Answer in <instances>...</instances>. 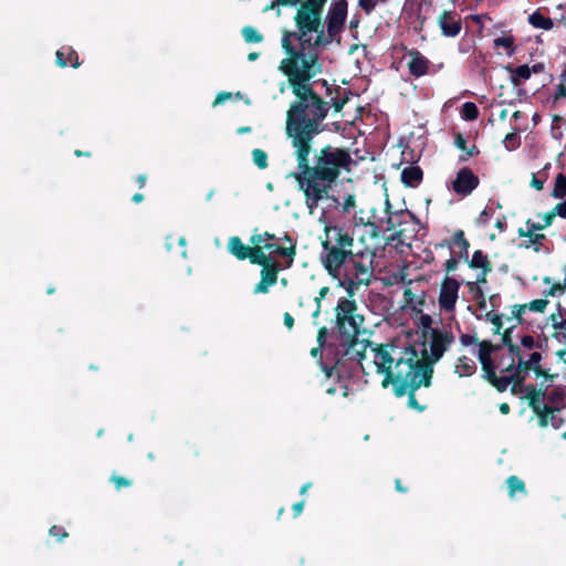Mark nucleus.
<instances>
[{"instance_id": "nucleus-56", "label": "nucleus", "mask_w": 566, "mask_h": 566, "mask_svg": "<svg viewBox=\"0 0 566 566\" xmlns=\"http://www.w3.org/2000/svg\"><path fill=\"white\" fill-rule=\"evenodd\" d=\"M377 4V0H358V6L367 13L370 14Z\"/></svg>"}, {"instance_id": "nucleus-24", "label": "nucleus", "mask_w": 566, "mask_h": 566, "mask_svg": "<svg viewBox=\"0 0 566 566\" xmlns=\"http://www.w3.org/2000/svg\"><path fill=\"white\" fill-rule=\"evenodd\" d=\"M281 271L280 263L271 260L270 262L262 265L261 279L276 284L277 275Z\"/></svg>"}, {"instance_id": "nucleus-59", "label": "nucleus", "mask_w": 566, "mask_h": 566, "mask_svg": "<svg viewBox=\"0 0 566 566\" xmlns=\"http://www.w3.org/2000/svg\"><path fill=\"white\" fill-rule=\"evenodd\" d=\"M326 1L327 0H305L302 3L322 13V9Z\"/></svg>"}, {"instance_id": "nucleus-40", "label": "nucleus", "mask_w": 566, "mask_h": 566, "mask_svg": "<svg viewBox=\"0 0 566 566\" xmlns=\"http://www.w3.org/2000/svg\"><path fill=\"white\" fill-rule=\"evenodd\" d=\"M548 303L549 302L546 298H537L530 303L522 304V306H525V311L528 310L537 313H544Z\"/></svg>"}, {"instance_id": "nucleus-9", "label": "nucleus", "mask_w": 566, "mask_h": 566, "mask_svg": "<svg viewBox=\"0 0 566 566\" xmlns=\"http://www.w3.org/2000/svg\"><path fill=\"white\" fill-rule=\"evenodd\" d=\"M460 283L448 275L441 282L439 294V306L446 312H453L458 301Z\"/></svg>"}, {"instance_id": "nucleus-26", "label": "nucleus", "mask_w": 566, "mask_h": 566, "mask_svg": "<svg viewBox=\"0 0 566 566\" xmlns=\"http://www.w3.org/2000/svg\"><path fill=\"white\" fill-rule=\"evenodd\" d=\"M542 354L539 352H533L531 355H530V364L531 366L533 367V371L535 374L536 377H544L546 379H551L553 380L554 376L548 374L547 370H545L542 366H541V360H542Z\"/></svg>"}, {"instance_id": "nucleus-14", "label": "nucleus", "mask_w": 566, "mask_h": 566, "mask_svg": "<svg viewBox=\"0 0 566 566\" xmlns=\"http://www.w3.org/2000/svg\"><path fill=\"white\" fill-rule=\"evenodd\" d=\"M343 266L346 268L345 275L352 277L363 285H369L371 282L373 272L370 266L358 260L353 253V259H348L347 263Z\"/></svg>"}, {"instance_id": "nucleus-51", "label": "nucleus", "mask_w": 566, "mask_h": 566, "mask_svg": "<svg viewBox=\"0 0 566 566\" xmlns=\"http://www.w3.org/2000/svg\"><path fill=\"white\" fill-rule=\"evenodd\" d=\"M329 334H331V332L326 326L319 327V329L317 332V337H316V340H317V344L319 345V347L326 346L327 337Z\"/></svg>"}, {"instance_id": "nucleus-30", "label": "nucleus", "mask_w": 566, "mask_h": 566, "mask_svg": "<svg viewBox=\"0 0 566 566\" xmlns=\"http://www.w3.org/2000/svg\"><path fill=\"white\" fill-rule=\"evenodd\" d=\"M511 384H512L511 392L513 395H518L521 392H525L526 394L525 398L527 401H528V397L531 396V394H533V391H538L539 394H542L545 390L543 388H537L533 384L525 385L524 382H516V381H512Z\"/></svg>"}, {"instance_id": "nucleus-47", "label": "nucleus", "mask_w": 566, "mask_h": 566, "mask_svg": "<svg viewBox=\"0 0 566 566\" xmlns=\"http://www.w3.org/2000/svg\"><path fill=\"white\" fill-rule=\"evenodd\" d=\"M109 481L114 484L117 491L122 490L123 488H129L133 484L132 480L116 474H113Z\"/></svg>"}, {"instance_id": "nucleus-21", "label": "nucleus", "mask_w": 566, "mask_h": 566, "mask_svg": "<svg viewBox=\"0 0 566 566\" xmlns=\"http://www.w3.org/2000/svg\"><path fill=\"white\" fill-rule=\"evenodd\" d=\"M250 248L245 245L239 237L229 239L228 249L238 260L243 261L249 256Z\"/></svg>"}, {"instance_id": "nucleus-45", "label": "nucleus", "mask_w": 566, "mask_h": 566, "mask_svg": "<svg viewBox=\"0 0 566 566\" xmlns=\"http://www.w3.org/2000/svg\"><path fill=\"white\" fill-rule=\"evenodd\" d=\"M485 318L490 321L494 325V333L500 334V331L502 328V315L494 313L493 310L490 312H486Z\"/></svg>"}, {"instance_id": "nucleus-57", "label": "nucleus", "mask_w": 566, "mask_h": 566, "mask_svg": "<svg viewBox=\"0 0 566 566\" xmlns=\"http://www.w3.org/2000/svg\"><path fill=\"white\" fill-rule=\"evenodd\" d=\"M515 369H518L522 373H528L533 370V367L530 364L528 359H524L522 356L517 358V364H515Z\"/></svg>"}, {"instance_id": "nucleus-38", "label": "nucleus", "mask_w": 566, "mask_h": 566, "mask_svg": "<svg viewBox=\"0 0 566 566\" xmlns=\"http://www.w3.org/2000/svg\"><path fill=\"white\" fill-rule=\"evenodd\" d=\"M252 159H253L254 165L259 169H265L269 166L268 154L263 149L255 148L252 151Z\"/></svg>"}, {"instance_id": "nucleus-10", "label": "nucleus", "mask_w": 566, "mask_h": 566, "mask_svg": "<svg viewBox=\"0 0 566 566\" xmlns=\"http://www.w3.org/2000/svg\"><path fill=\"white\" fill-rule=\"evenodd\" d=\"M545 397L546 390H544L542 394H539L538 391H533V394H531V396L528 397V407L537 416L538 426L541 428H545L549 424V413L560 412V409L558 407L544 405L543 400Z\"/></svg>"}, {"instance_id": "nucleus-23", "label": "nucleus", "mask_w": 566, "mask_h": 566, "mask_svg": "<svg viewBox=\"0 0 566 566\" xmlns=\"http://www.w3.org/2000/svg\"><path fill=\"white\" fill-rule=\"evenodd\" d=\"M528 23L536 29H543L546 31L552 30L554 27L553 20L542 14L539 10H536L528 15Z\"/></svg>"}, {"instance_id": "nucleus-46", "label": "nucleus", "mask_w": 566, "mask_h": 566, "mask_svg": "<svg viewBox=\"0 0 566 566\" xmlns=\"http://www.w3.org/2000/svg\"><path fill=\"white\" fill-rule=\"evenodd\" d=\"M525 313V306H522V304H516L512 306L511 311V317H507V319L514 318L517 323V325L524 324L525 319L523 317Z\"/></svg>"}, {"instance_id": "nucleus-7", "label": "nucleus", "mask_w": 566, "mask_h": 566, "mask_svg": "<svg viewBox=\"0 0 566 566\" xmlns=\"http://www.w3.org/2000/svg\"><path fill=\"white\" fill-rule=\"evenodd\" d=\"M480 179L470 167H462L458 170L455 178L451 181L450 189L458 196L465 198L479 187Z\"/></svg>"}, {"instance_id": "nucleus-31", "label": "nucleus", "mask_w": 566, "mask_h": 566, "mask_svg": "<svg viewBox=\"0 0 566 566\" xmlns=\"http://www.w3.org/2000/svg\"><path fill=\"white\" fill-rule=\"evenodd\" d=\"M555 217L566 219V198L558 202L551 211L546 212L543 219H545L546 224L552 226Z\"/></svg>"}, {"instance_id": "nucleus-60", "label": "nucleus", "mask_w": 566, "mask_h": 566, "mask_svg": "<svg viewBox=\"0 0 566 566\" xmlns=\"http://www.w3.org/2000/svg\"><path fill=\"white\" fill-rule=\"evenodd\" d=\"M187 453L190 458H198L201 453V448L196 442H188Z\"/></svg>"}, {"instance_id": "nucleus-13", "label": "nucleus", "mask_w": 566, "mask_h": 566, "mask_svg": "<svg viewBox=\"0 0 566 566\" xmlns=\"http://www.w3.org/2000/svg\"><path fill=\"white\" fill-rule=\"evenodd\" d=\"M407 67L413 77L418 78L431 74L432 63L419 50L412 49L408 52Z\"/></svg>"}, {"instance_id": "nucleus-52", "label": "nucleus", "mask_w": 566, "mask_h": 566, "mask_svg": "<svg viewBox=\"0 0 566 566\" xmlns=\"http://www.w3.org/2000/svg\"><path fill=\"white\" fill-rule=\"evenodd\" d=\"M460 260L461 259H459V255L455 254L454 256L449 258L444 263L446 273L449 274L453 272L458 268Z\"/></svg>"}, {"instance_id": "nucleus-29", "label": "nucleus", "mask_w": 566, "mask_h": 566, "mask_svg": "<svg viewBox=\"0 0 566 566\" xmlns=\"http://www.w3.org/2000/svg\"><path fill=\"white\" fill-rule=\"evenodd\" d=\"M554 199H564L566 197V175L559 172L554 181V187L551 192Z\"/></svg>"}, {"instance_id": "nucleus-48", "label": "nucleus", "mask_w": 566, "mask_h": 566, "mask_svg": "<svg viewBox=\"0 0 566 566\" xmlns=\"http://www.w3.org/2000/svg\"><path fill=\"white\" fill-rule=\"evenodd\" d=\"M50 536L54 537L57 542H62L63 539L69 537V533L65 531L63 526L53 525L49 530Z\"/></svg>"}, {"instance_id": "nucleus-63", "label": "nucleus", "mask_w": 566, "mask_h": 566, "mask_svg": "<svg viewBox=\"0 0 566 566\" xmlns=\"http://www.w3.org/2000/svg\"><path fill=\"white\" fill-rule=\"evenodd\" d=\"M356 206V199L354 195H348L343 203V211L348 212L352 208Z\"/></svg>"}, {"instance_id": "nucleus-54", "label": "nucleus", "mask_w": 566, "mask_h": 566, "mask_svg": "<svg viewBox=\"0 0 566 566\" xmlns=\"http://www.w3.org/2000/svg\"><path fill=\"white\" fill-rule=\"evenodd\" d=\"M319 363V366L322 368V370L324 371V374L326 375L327 378H331L334 374V370L336 369L337 365L340 364V357H338L335 361V365L333 366H328L327 364H325L323 360H318Z\"/></svg>"}, {"instance_id": "nucleus-61", "label": "nucleus", "mask_w": 566, "mask_h": 566, "mask_svg": "<svg viewBox=\"0 0 566 566\" xmlns=\"http://www.w3.org/2000/svg\"><path fill=\"white\" fill-rule=\"evenodd\" d=\"M563 292L564 291L562 287V283L557 282V283L552 284V286L548 290H545L543 292V294L545 297H548V296H555L557 293H563Z\"/></svg>"}, {"instance_id": "nucleus-50", "label": "nucleus", "mask_w": 566, "mask_h": 566, "mask_svg": "<svg viewBox=\"0 0 566 566\" xmlns=\"http://www.w3.org/2000/svg\"><path fill=\"white\" fill-rule=\"evenodd\" d=\"M521 345L524 347V348H527V349H533V348H541V340H535L533 338V336L531 335H524L522 338H521Z\"/></svg>"}, {"instance_id": "nucleus-44", "label": "nucleus", "mask_w": 566, "mask_h": 566, "mask_svg": "<svg viewBox=\"0 0 566 566\" xmlns=\"http://www.w3.org/2000/svg\"><path fill=\"white\" fill-rule=\"evenodd\" d=\"M348 101H349L348 92H345L344 97H332L331 103L329 102H327V103H328L329 108L333 107L335 113H339V112H342V109L344 108V106L347 104Z\"/></svg>"}, {"instance_id": "nucleus-15", "label": "nucleus", "mask_w": 566, "mask_h": 566, "mask_svg": "<svg viewBox=\"0 0 566 566\" xmlns=\"http://www.w3.org/2000/svg\"><path fill=\"white\" fill-rule=\"evenodd\" d=\"M468 266L472 270H481V273L476 276V283L485 284L488 282V275L493 271V264L489 260L488 255L482 250H475L472 258L468 261Z\"/></svg>"}, {"instance_id": "nucleus-35", "label": "nucleus", "mask_w": 566, "mask_h": 566, "mask_svg": "<svg viewBox=\"0 0 566 566\" xmlns=\"http://www.w3.org/2000/svg\"><path fill=\"white\" fill-rule=\"evenodd\" d=\"M499 392H504L507 390V387L511 385L512 382V377H510L509 375H503V376H497L495 375V377H493L490 381H489Z\"/></svg>"}, {"instance_id": "nucleus-3", "label": "nucleus", "mask_w": 566, "mask_h": 566, "mask_svg": "<svg viewBox=\"0 0 566 566\" xmlns=\"http://www.w3.org/2000/svg\"><path fill=\"white\" fill-rule=\"evenodd\" d=\"M282 48L287 57L280 63L279 70L287 77L289 86L295 96L290 106H302L304 104L325 102L315 92L311 80L322 72L318 63V54L306 53V49H313L310 36H300L296 31H284L282 35Z\"/></svg>"}, {"instance_id": "nucleus-43", "label": "nucleus", "mask_w": 566, "mask_h": 566, "mask_svg": "<svg viewBox=\"0 0 566 566\" xmlns=\"http://www.w3.org/2000/svg\"><path fill=\"white\" fill-rule=\"evenodd\" d=\"M481 363V366H482V371H483V376L484 378L490 381L493 377H495L496 375V366L493 361V359H486V360H479Z\"/></svg>"}, {"instance_id": "nucleus-49", "label": "nucleus", "mask_w": 566, "mask_h": 566, "mask_svg": "<svg viewBox=\"0 0 566 566\" xmlns=\"http://www.w3.org/2000/svg\"><path fill=\"white\" fill-rule=\"evenodd\" d=\"M553 337L560 343H566V325L563 322L555 324Z\"/></svg>"}, {"instance_id": "nucleus-22", "label": "nucleus", "mask_w": 566, "mask_h": 566, "mask_svg": "<svg viewBox=\"0 0 566 566\" xmlns=\"http://www.w3.org/2000/svg\"><path fill=\"white\" fill-rule=\"evenodd\" d=\"M454 145L462 150L464 154L459 156V161H467L470 157H474L480 154V150L475 145H473L471 148H468L467 146V139L463 137L462 134L458 133L454 136Z\"/></svg>"}, {"instance_id": "nucleus-42", "label": "nucleus", "mask_w": 566, "mask_h": 566, "mask_svg": "<svg viewBox=\"0 0 566 566\" xmlns=\"http://www.w3.org/2000/svg\"><path fill=\"white\" fill-rule=\"evenodd\" d=\"M339 284L346 289L348 297H353L355 295L356 291L358 290V287L361 285L357 281L352 280V277H349L348 275H345V274H344L343 280H340Z\"/></svg>"}, {"instance_id": "nucleus-25", "label": "nucleus", "mask_w": 566, "mask_h": 566, "mask_svg": "<svg viewBox=\"0 0 566 566\" xmlns=\"http://www.w3.org/2000/svg\"><path fill=\"white\" fill-rule=\"evenodd\" d=\"M247 259H249L252 264L261 266L272 260L264 253V248L260 244L250 248L249 256Z\"/></svg>"}, {"instance_id": "nucleus-32", "label": "nucleus", "mask_w": 566, "mask_h": 566, "mask_svg": "<svg viewBox=\"0 0 566 566\" xmlns=\"http://www.w3.org/2000/svg\"><path fill=\"white\" fill-rule=\"evenodd\" d=\"M501 348V345H494L490 340L479 343V360L492 359V354Z\"/></svg>"}, {"instance_id": "nucleus-64", "label": "nucleus", "mask_w": 566, "mask_h": 566, "mask_svg": "<svg viewBox=\"0 0 566 566\" xmlns=\"http://www.w3.org/2000/svg\"><path fill=\"white\" fill-rule=\"evenodd\" d=\"M559 98H566V86L563 83L558 84L556 87V92L554 94V102H556Z\"/></svg>"}, {"instance_id": "nucleus-41", "label": "nucleus", "mask_w": 566, "mask_h": 566, "mask_svg": "<svg viewBox=\"0 0 566 566\" xmlns=\"http://www.w3.org/2000/svg\"><path fill=\"white\" fill-rule=\"evenodd\" d=\"M277 240L276 235L274 233H271L269 231H264L263 233H253L250 238V243L253 244V245H258L263 242H266L268 241H275Z\"/></svg>"}, {"instance_id": "nucleus-2", "label": "nucleus", "mask_w": 566, "mask_h": 566, "mask_svg": "<svg viewBox=\"0 0 566 566\" xmlns=\"http://www.w3.org/2000/svg\"><path fill=\"white\" fill-rule=\"evenodd\" d=\"M453 342L454 336L450 331L431 328L430 353L423 349L421 358L413 346L399 348L394 344H376L371 350L376 371L384 375L381 386L388 388L391 385L396 397L408 396L409 408L424 411L427 406L419 403L416 391L432 385L433 365L443 357Z\"/></svg>"}, {"instance_id": "nucleus-5", "label": "nucleus", "mask_w": 566, "mask_h": 566, "mask_svg": "<svg viewBox=\"0 0 566 566\" xmlns=\"http://www.w3.org/2000/svg\"><path fill=\"white\" fill-rule=\"evenodd\" d=\"M324 231L326 239L322 241V263L327 273L337 279L343 265L353 259L354 237L338 226H326Z\"/></svg>"}, {"instance_id": "nucleus-34", "label": "nucleus", "mask_w": 566, "mask_h": 566, "mask_svg": "<svg viewBox=\"0 0 566 566\" xmlns=\"http://www.w3.org/2000/svg\"><path fill=\"white\" fill-rule=\"evenodd\" d=\"M531 74L532 70L527 64L518 65L512 75V83L517 86L520 85V80H528Z\"/></svg>"}, {"instance_id": "nucleus-33", "label": "nucleus", "mask_w": 566, "mask_h": 566, "mask_svg": "<svg viewBox=\"0 0 566 566\" xmlns=\"http://www.w3.org/2000/svg\"><path fill=\"white\" fill-rule=\"evenodd\" d=\"M461 116L465 120H475L479 117V108L473 102H465L461 107Z\"/></svg>"}, {"instance_id": "nucleus-1", "label": "nucleus", "mask_w": 566, "mask_h": 566, "mask_svg": "<svg viewBox=\"0 0 566 566\" xmlns=\"http://www.w3.org/2000/svg\"><path fill=\"white\" fill-rule=\"evenodd\" d=\"M329 106L327 101L302 106H290L286 112L285 133L294 148L298 172L293 177L304 192L310 210L317 207L343 171H349L353 158L347 148L331 144L315 151L314 164L310 154L314 138L325 130L324 119Z\"/></svg>"}, {"instance_id": "nucleus-28", "label": "nucleus", "mask_w": 566, "mask_h": 566, "mask_svg": "<svg viewBox=\"0 0 566 566\" xmlns=\"http://www.w3.org/2000/svg\"><path fill=\"white\" fill-rule=\"evenodd\" d=\"M467 285L469 287V291L473 294V297L476 302L478 307L481 311H485L486 310V300L484 296V292H483L482 287L480 286L481 284L476 283V281H475V282H468Z\"/></svg>"}, {"instance_id": "nucleus-4", "label": "nucleus", "mask_w": 566, "mask_h": 566, "mask_svg": "<svg viewBox=\"0 0 566 566\" xmlns=\"http://www.w3.org/2000/svg\"><path fill=\"white\" fill-rule=\"evenodd\" d=\"M357 310L355 300L340 297L335 307V325L331 329V335L337 338L342 347L338 356L360 361L365 358V349L358 342V335L365 319Z\"/></svg>"}, {"instance_id": "nucleus-6", "label": "nucleus", "mask_w": 566, "mask_h": 566, "mask_svg": "<svg viewBox=\"0 0 566 566\" xmlns=\"http://www.w3.org/2000/svg\"><path fill=\"white\" fill-rule=\"evenodd\" d=\"M294 21L297 28L296 34H300V36H306L310 33L316 32L318 27H321V12L301 2L294 17Z\"/></svg>"}, {"instance_id": "nucleus-27", "label": "nucleus", "mask_w": 566, "mask_h": 566, "mask_svg": "<svg viewBox=\"0 0 566 566\" xmlns=\"http://www.w3.org/2000/svg\"><path fill=\"white\" fill-rule=\"evenodd\" d=\"M475 370L476 365L472 359L467 356L459 358V365L455 367V373H458L460 377L472 376Z\"/></svg>"}, {"instance_id": "nucleus-17", "label": "nucleus", "mask_w": 566, "mask_h": 566, "mask_svg": "<svg viewBox=\"0 0 566 566\" xmlns=\"http://www.w3.org/2000/svg\"><path fill=\"white\" fill-rule=\"evenodd\" d=\"M55 62L60 67H66L69 64L77 69L81 65L78 54L72 46H63L55 53Z\"/></svg>"}, {"instance_id": "nucleus-8", "label": "nucleus", "mask_w": 566, "mask_h": 566, "mask_svg": "<svg viewBox=\"0 0 566 566\" xmlns=\"http://www.w3.org/2000/svg\"><path fill=\"white\" fill-rule=\"evenodd\" d=\"M348 3L346 0H338L331 4L326 17L327 33L329 36L338 35L347 18Z\"/></svg>"}, {"instance_id": "nucleus-53", "label": "nucleus", "mask_w": 566, "mask_h": 566, "mask_svg": "<svg viewBox=\"0 0 566 566\" xmlns=\"http://www.w3.org/2000/svg\"><path fill=\"white\" fill-rule=\"evenodd\" d=\"M356 223L363 224L365 227H369L371 229L373 237H377L379 234V231H380L379 227L375 222L370 221L369 219L365 221L363 217H359L357 219Z\"/></svg>"}, {"instance_id": "nucleus-16", "label": "nucleus", "mask_w": 566, "mask_h": 566, "mask_svg": "<svg viewBox=\"0 0 566 566\" xmlns=\"http://www.w3.org/2000/svg\"><path fill=\"white\" fill-rule=\"evenodd\" d=\"M452 252L459 255V259L468 261L470 242L465 238L464 231L459 229L451 235Z\"/></svg>"}, {"instance_id": "nucleus-58", "label": "nucleus", "mask_w": 566, "mask_h": 566, "mask_svg": "<svg viewBox=\"0 0 566 566\" xmlns=\"http://www.w3.org/2000/svg\"><path fill=\"white\" fill-rule=\"evenodd\" d=\"M459 339H460L461 345L464 347L479 343L478 337L474 335H470V334H462V335H460Z\"/></svg>"}, {"instance_id": "nucleus-12", "label": "nucleus", "mask_w": 566, "mask_h": 566, "mask_svg": "<svg viewBox=\"0 0 566 566\" xmlns=\"http://www.w3.org/2000/svg\"><path fill=\"white\" fill-rule=\"evenodd\" d=\"M525 226L526 229L518 228V237L528 239V242L525 244V248L534 245V250L536 252L539 251V247L543 245L544 241L546 240V235L543 233H537V231H542L548 228L549 224H546L545 219H543V224L535 223L533 220L527 219Z\"/></svg>"}, {"instance_id": "nucleus-39", "label": "nucleus", "mask_w": 566, "mask_h": 566, "mask_svg": "<svg viewBox=\"0 0 566 566\" xmlns=\"http://www.w3.org/2000/svg\"><path fill=\"white\" fill-rule=\"evenodd\" d=\"M316 38L313 42V49H317L319 46H325L329 44L335 36H329V34H325L323 27H318V30L315 32Z\"/></svg>"}, {"instance_id": "nucleus-36", "label": "nucleus", "mask_w": 566, "mask_h": 566, "mask_svg": "<svg viewBox=\"0 0 566 566\" xmlns=\"http://www.w3.org/2000/svg\"><path fill=\"white\" fill-rule=\"evenodd\" d=\"M494 48H504L507 51L509 55L514 53V38L512 35H504L494 39Z\"/></svg>"}, {"instance_id": "nucleus-55", "label": "nucleus", "mask_w": 566, "mask_h": 566, "mask_svg": "<svg viewBox=\"0 0 566 566\" xmlns=\"http://www.w3.org/2000/svg\"><path fill=\"white\" fill-rule=\"evenodd\" d=\"M274 285V283H271L269 281H265L263 279L260 280V282L254 286L253 293L254 294H265L269 292L270 286Z\"/></svg>"}, {"instance_id": "nucleus-19", "label": "nucleus", "mask_w": 566, "mask_h": 566, "mask_svg": "<svg viewBox=\"0 0 566 566\" xmlns=\"http://www.w3.org/2000/svg\"><path fill=\"white\" fill-rule=\"evenodd\" d=\"M262 248H264V250H266V251L274 252L282 258H287V262H286L287 268H290L292 265L294 258L296 255L295 244H292L290 247H280L275 243L268 242L264 245H262Z\"/></svg>"}, {"instance_id": "nucleus-37", "label": "nucleus", "mask_w": 566, "mask_h": 566, "mask_svg": "<svg viewBox=\"0 0 566 566\" xmlns=\"http://www.w3.org/2000/svg\"><path fill=\"white\" fill-rule=\"evenodd\" d=\"M242 35L248 43H259L263 40V35L253 27H244Z\"/></svg>"}, {"instance_id": "nucleus-62", "label": "nucleus", "mask_w": 566, "mask_h": 566, "mask_svg": "<svg viewBox=\"0 0 566 566\" xmlns=\"http://www.w3.org/2000/svg\"><path fill=\"white\" fill-rule=\"evenodd\" d=\"M416 298H417L416 294L412 293V291L410 289H406L403 291V300L407 305L413 306L416 308V304H415Z\"/></svg>"}, {"instance_id": "nucleus-11", "label": "nucleus", "mask_w": 566, "mask_h": 566, "mask_svg": "<svg viewBox=\"0 0 566 566\" xmlns=\"http://www.w3.org/2000/svg\"><path fill=\"white\" fill-rule=\"evenodd\" d=\"M438 25L446 38H457L462 31V20L454 10H443L438 17Z\"/></svg>"}, {"instance_id": "nucleus-18", "label": "nucleus", "mask_w": 566, "mask_h": 566, "mask_svg": "<svg viewBox=\"0 0 566 566\" xmlns=\"http://www.w3.org/2000/svg\"><path fill=\"white\" fill-rule=\"evenodd\" d=\"M400 177L406 187L416 188L423 179V171L419 166H408L402 169Z\"/></svg>"}, {"instance_id": "nucleus-20", "label": "nucleus", "mask_w": 566, "mask_h": 566, "mask_svg": "<svg viewBox=\"0 0 566 566\" xmlns=\"http://www.w3.org/2000/svg\"><path fill=\"white\" fill-rule=\"evenodd\" d=\"M507 493L511 499L517 494L525 496L527 494L525 482L517 475H510L506 481Z\"/></svg>"}]
</instances>
